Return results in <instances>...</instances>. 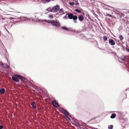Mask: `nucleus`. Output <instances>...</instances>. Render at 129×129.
Wrapping results in <instances>:
<instances>
[{"label":"nucleus","mask_w":129,"mask_h":129,"mask_svg":"<svg viewBox=\"0 0 129 129\" xmlns=\"http://www.w3.org/2000/svg\"><path fill=\"white\" fill-rule=\"evenodd\" d=\"M63 9H60L59 10V12L61 14H63L64 13V12L63 11Z\"/></svg>","instance_id":"18"},{"label":"nucleus","mask_w":129,"mask_h":129,"mask_svg":"<svg viewBox=\"0 0 129 129\" xmlns=\"http://www.w3.org/2000/svg\"><path fill=\"white\" fill-rule=\"evenodd\" d=\"M69 4L70 5L73 6L75 4L74 2L70 3Z\"/></svg>","instance_id":"25"},{"label":"nucleus","mask_w":129,"mask_h":129,"mask_svg":"<svg viewBox=\"0 0 129 129\" xmlns=\"http://www.w3.org/2000/svg\"><path fill=\"white\" fill-rule=\"evenodd\" d=\"M62 28L64 30H66L68 31H73V30L72 28H67L64 27H62Z\"/></svg>","instance_id":"9"},{"label":"nucleus","mask_w":129,"mask_h":129,"mask_svg":"<svg viewBox=\"0 0 129 129\" xmlns=\"http://www.w3.org/2000/svg\"><path fill=\"white\" fill-rule=\"evenodd\" d=\"M49 17L50 19H51L53 18V16L52 15H49Z\"/></svg>","instance_id":"24"},{"label":"nucleus","mask_w":129,"mask_h":129,"mask_svg":"<svg viewBox=\"0 0 129 129\" xmlns=\"http://www.w3.org/2000/svg\"><path fill=\"white\" fill-rule=\"evenodd\" d=\"M75 11L77 13H81V12L80 10L78 9H76L75 10Z\"/></svg>","instance_id":"16"},{"label":"nucleus","mask_w":129,"mask_h":129,"mask_svg":"<svg viewBox=\"0 0 129 129\" xmlns=\"http://www.w3.org/2000/svg\"><path fill=\"white\" fill-rule=\"evenodd\" d=\"M16 76L18 79H20L21 81H24L25 79L22 76H21L19 75L16 74Z\"/></svg>","instance_id":"7"},{"label":"nucleus","mask_w":129,"mask_h":129,"mask_svg":"<svg viewBox=\"0 0 129 129\" xmlns=\"http://www.w3.org/2000/svg\"><path fill=\"white\" fill-rule=\"evenodd\" d=\"M113 128V125H109L108 126L109 129H112Z\"/></svg>","instance_id":"17"},{"label":"nucleus","mask_w":129,"mask_h":129,"mask_svg":"<svg viewBox=\"0 0 129 129\" xmlns=\"http://www.w3.org/2000/svg\"><path fill=\"white\" fill-rule=\"evenodd\" d=\"M51 0H42V1H45L48 3Z\"/></svg>","instance_id":"26"},{"label":"nucleus","mask_w":129,"mask_h":129,"mask_svg":"<svg viewBox=\"0 0 129 129\" xmlns=\"http://www.w3.org/2000/svg\"><path fill=\"white\" fill-rule=\"evenodd\" d=\"M79 4V3H77L75 4V5L76 6H77Z\"/></svg>","instance_id":"30"},{"label":"nucleus","mask_w":129,"mask_h":129,"mask_svg":"<svg viewBox=\"0 0 129 129\" xmlns=\"http://www.w3.org/2000/svg\"><path fill=\"white\" fill-rule=\"evenodd\" d=\"M67 15H68V17L70 19H73L74 20V23H77V19L78 17L77 16L75 15L72 13L67 14Z\"/></svg>","instance_id":"2"},{"label":"nucleus","mask_w":129,"mask_h":129,"mask_svg":"<svg viewBox=\"0 0 129 129\" xmlns=\"http://www.w3.org/2000/svg\"><path fill=\"white\" fill-rule=\"evenodd\" d=\"M46 10L50 12H53L52 8L51 9L50 8H49L46 9Z\"/></svg>","instance_id":"20"},{"label":"nucleus","mask_w":129,"mask_h":129,"mask_svg":"<svg viewBox=\"0 0 129 129\" xmlns=\"http://www.w3.org/2000/svg\"><path fill=\"white\" fill-rule=\"evenodd\" d=\"M119 37L121 41H122V40L123 39V37L121 35H120L119 36Z\"/></svg>","instance_id":"19"},{"label":"nucleus","mask_w":129,"mask_h":129,"mask_svg":"<svg viewBox=\"0 0 129 129\" xmlns=\"http://www.w3.org/2000/svg\"><path fill=\"white\" fill-rule=\"evenodd\" d=\"M3 128V126H1V125H0V129H2Z\"/></svg>","instance_id":"29"},{"label":"nucleus","mask_w":129,"mask_h":129,"mask_svg":"<svg viewBox=\"0 0 129 129\" xmlns=\"http://www.w3.org/2000/svg\"><path fill=\"white\" fill-rule=\"evenodd\" d=\"M66 118H67L68 119L70 120V118L69 117H66Z\"/></svg>","instance_id":"31"},{"label":"nucleus","mask_w":129,"mask_h":129,"mask_svg":"<svg viewBox=\"0 0 129 129\" xmlns=\"http://www.w3.org/2000/svg\"><path fill=\"white\" fill-rule=\"evenodd\" d=\"M5 66L6 67V68L7 69L9 68L7 64H5Z\"/></svg>","instance_id":"28"},{"label":"nucleus","mask_w":129,"mask_h":129,"mask_svg":"<svg viewBox=\"0 0 129 129\" xmlns=\"http://www.w3.org/2000/svg\"><path fill=\"white\" fill-rule=\"evenodd\" d=\"M119 62H122V61H124L125 60L126 57L125 56H122L118 59Z\"/></svg>","instance_id":"5"},{"label":"nucleus","mask_w":129,"mask_h":129,"mask_svg":"<svg viewBox=\"0 0 129 129\" xmlns=\"http://www.w3.org/2000/svg\"><path fill=\"white\" fill-rule=\"evenodd\" d=\"M63 113L66 116H69V114L66 111L63 109H62Z\"/></svg>","instance_id":"12"},{"label":"nucleus","mask_w":129,"mask_h":129,"mask_svg":"<svg viewBox=\"0 0 129 129\" xmlns=\"http://www.w3.org/2000/svg\"><path fill=\"white\" fill-rule=\"evenodd\" d=\"M8 19L7 18L3 16H0V22L3 23L8 22Z\"/></svg>","instance_id":"3"},{"label":"nucleus","mask_w":129,"mask_h":129,"mask_svg":"<svg viewBox=\"0 0 129 129\" xmlns=\"http://www.w3.org/2000/svg\"><path fill=\"white\" fill-rule=\"evenodd\" d=\"M36 18V16H34V17H33L32 18V20H35V19L36 20H35V21L37 22H46V23H51V25L53 26H54L55 27H59L60 26V25L58 21H55L54 20H41L40 19H35V18Z\"/></svg>","instance_id":"1"},{"label":"nucleus","mask_w":129,"mask_h":129,"mask_svg":"<svg viewBox=\"0 0 129 129\" xmlns=\"http://www.w3.org/2000/svg\"><path fill=\"white\" fill-rule=\"evenodd\" d=\"M78 18L79 20L80 21H83L84 19L83 17L81 15H78Z\"/></svg>","instance_id":"10"},{"label":"nucleus","mask_w":129,"mask_h":129,"mask_svg":"<svg viewBox=\"0 0 129 129\" xmlns=\"http://www.w3.org/2000/svg\"><path fill=\"white\" fill-rule=\"evenodd\" d=\"M67 17H68V15H67L66 14V15L64 17V18L65 19H67L68 18Z\"/></svg>","instance_id":"27"},{"label":"nucleus","mask_w":129,"mask_h":129,"mask_svg":"<svg viewBox=\"0 0 129 129\" xmlns=\"http://www.w3.org/2000/svg\"><path fill=\"white\" fill-rule=\"evenodd\" d=\"M105 15L106 16H109L110 17H112V15H111L110 14L107 13H106V14Z\"/></svg>","instance_id":"23"},{"label":"nucleus","mask_w":129,"mask_h":129,"mask_svg":"<svg viewBox=\"0 0 129 129\" xmlns=\"http://www.w3.org/2000/svg\"><path fill=\"white\" fill-rule=\"evenodd\" d=\"M5 91V90L4 88H2L0 90V93L3 94Z\"/></svg>","instance_id":"13"},{"label":"nucleus","mask_w":129,"mask_h":129,"mask_svg":"<svg viewBox=\"0 0 129 129\" xmlns=\"http://www.w3.org/2000/svg\"><path fill=\"white\" fill-rule=\"evenodd\" d=\"M12 78L14 81L18 82H19V80L18 79V78L16 76L15 77L12 76Z\"/></svg>","instance_id":"11"},{"label":"nucleus","mask_w":129,"mask_h":129,"mask_svg":"<svg viewBox=\"0 0 129 129\" xmlns=\"http://www.w3.org/2000/svg\"><path fill=\"white\" fill-rule=\"evenodd\" d=\"M52 104L54 107H58V105L57 104L56 102L55 101H53L52 102Z\"/></svg>","instance_id":"8"},{"label":"nucleus","mask_w":129,"mask_h":129,"mask_svg":"<svg viewBox=\"0 0 129 129\" xmlns=\"http://www.w3.org/2000/svg\"><path fill=\"white\" fill-rule=\"evenodd\" d=\"M107 38L105 36L103 37V40L105 42L107 39Z\"/></svg>","instance_id":"22"},{"label":"nucleus","mask_w":129,"mask_h":129,"mask_svg":"<svg viewBox=\"0 0 129 129\" xmlns=\"http://www.w3.org/2000/svg\"><path fill=\"white\" fill-rule=\"evenodd\" d=\"M116 112L118 113L120 116L122 115L123 114V113L121 112Z\"/></svg>","instance_id":"21"},{"label":"nucleus","mask_w":129,"mask_h":129,"mask_svg":"<svg viewBox=\"0 0 129 129\" xmlns=\"http://www.w3.org/2000/svg\"><path fill=\"white\" fill-rule=\"evenodd\" d=\"M125 94L126 95V94Z\"/></svg>","instance_id":"37"},{"label":"nucleus","mask_w":129,"mask_h":129,"mask_svg":"<svg viewBox=\"0 0 129 129\" xmlns=\"http://www.w3.org/2000/svg\"><path fill=\"white\" fill-rule=\"evenodd\" d=\"M12 19V18H11V19Z\"/></svg>","instance_id":"38"},{"label":"nucleus","mask_w":129,"mask_h":129,"mask_svg":"<svg viewBox=\"0 0 129 129\" xmlns=\"http://www.w3.org/2000/svg\"><path fill=\"white\" fill-rule=\"evenodd\" d=\"M126 90H128V89H126Z\"/></svg>","instance_id":"35"},{"label":"nucleus","mask_w":129,"mask_h":129,"mask_svg":"<svg viewBox=\"0 0 129 129\" xmlns=\"http://www.w3.org/2000/svg\"><path fill=\"white\" fill-rule=\"evenodd\" d=\"M5 28V30L7 31L8 33H9L8 30L6 28Z\"/></svg>","instance_id":"33"},{"label":"nucleus","mask_w":129,"mask_h":129,"mask_svg":"<svg viewBox=\"0 0 129 129\" xmlns=\"http://www.w3.org/2000/svg\"><path fill=\"white\" fill-rule=\"evenodd\" d=\"M127 52H129V49L128 48L127 49Z\"/></svg>","instance_id":"32"},{"label":"nucleus","mask_w":129,"mask_h":129,"mask_svg":"<svg viewBox=\"0 0 129 129\" xmlns=\"http://www.w3.org/2000/svg\"><path fill=\"white\" fill-rule=\"evenodd\" d=\"M35 104V103L34 102H33L31 104V105L33 108L34 109H35L36 108V107L34 105Z\"/></svg>","instance_id":"15"},{"label":"nucleus","mask_w":129,"mask_h":129,"mask_svg":"<svg viewBox=\"0 0 129 129\" xmlns=\"http://www.w3.org/2000/svg\"><path fill=\"white\" fill-rule=\"evenodd\" d=\"M59 9V7L58 5L54 6L52 8V11L53 12H56L58 11Z\"/></svg>","instance_id":"4"},{"label":"nucleus","mask_w":129,"mask_h":129,"mask_svg":"<svg viewBox=\"0 0 129 129\" xmlns=\"http://www.w3.org/2000/svg\"><path fill=\"white\" fill-rule=\"evenodd\" d=\"M109 43L110 45L112 46L115 45V41L112 39H110L109 40Z\"/></svg>","instance_id":"6"},{"label":"nucleus","mask_w":129,"mask_h":129,"mask_svg":"<svg viewBox=\"0 0 129 129\" xmlns=\"http://www.w3.org/2000/svg\"><path fill=\"white\" fill-rule=\"evenodd\" d=\"M99 48L100 49H101V48Z\"/></svg>","instance_id":"36"},{"label":"nucleus","mask_w":129,"mask_h":129,"mask_svg":"<svg viewBox=\"0 0 129 129\" xmlns=\"http://www.w3.org/2000/svg\"><path fill=\"white\" fill-rule=\"evenodd\" d=\"M116 116V114L115 113L112 114L110 117V118L112 119H113L115 118Z\"/></svg>","instance_id":"14"},{"label":"nucleus","mask_w":129,"mask_h":129,"mask_svg":"<svg viewBox=\"0 0 129 129\" xmlns=\"http://www.w3.org/2000/svg\"><path fill=\"white\" fill-rule=\"evenodd\" d=\"M12 25L11 24V26H10V27H11L12 26Z\"/></svg>","instance_id":"34"}]
</instances>
